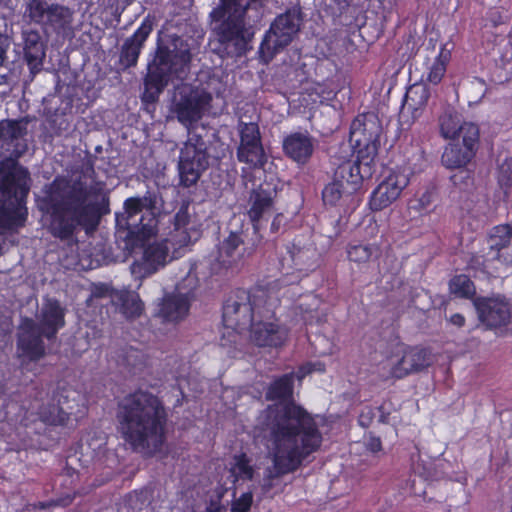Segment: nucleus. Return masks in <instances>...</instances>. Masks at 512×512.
I'll list each match as a JSON object with an SVG mask.
<instances>
[{
	"instance_id": "nucleus-28",
	"label": "nucleus",
	"mask_w": 512,
	"mask_h": 512,
	"mask_svg": "<svg viewBox=\"0 0 512 512\" xmlns=\"http://www.w3.org/2000/svg\"><path fill=\"white\" fill-rule=\"evenodd\" d=\"M23 58L32 75L41 71L45 57V47L37 32L31 31L23 37Z\"/></svg>"
},
{
	"instance_id": "nucleus-4",
	"label": "nucleus",
	"mask_w": 512,
	"mask_h": 512,
	"mask_svg": "<svg viewBox=\"0 0 512 512\" xmlns=\"http://www.w3.org/2000/svg\"><path fill=\"white\" fill-rule=\"evenodd\" d=\"M318 430L313 417L293 401L286 403L270 425L273 471L272 480L295 472L315 450L313 442Z\"/></svg>"
},
{
	"instance_id": "nucleus-32",
	"label": "nucleus",
	"mask_w": 512,
	"mask_h": 512,
	"mask_svg": "<svg viewBox=\"0 0 512 512\" xmlns=\"http://www.w3.org/2000/svg\"><path fill=\"white\" fill-rule=\"evenodd\" d=\"M429 97L430 91L426 84L415 83L406 91L403 109L415 113L426 106Z\"/></svg>"
},
{
	"instance_id": "nucleus-61",
	"label": "nucleus",
	"mask_w": 512,
	"mask_h": 512,
	"mask_svg": "<svg viewBox=\"0 0 512 512\" xmlns=\"http://www.w3.org/2000/svg\"><path fill=\"white\" fill-rule=\"evenodd\" d=\"M427 199V202H429V195L424 194L422 198L420 199L421 203H424V200Z\"/></svg>"
},
{
	"instance_id": "nucleus-53",
	"label": "nucleus",
	"mask_w": 512,
	"mask_h": 512,
	"mask_svg": "<svg viewBox=\"0 0 512 512\" xmlns=\"http://www.w3.org/2000/svg\"><path fill=\"white\" fill-rule=\"evenodd\" d=\"M281 218H282L281 214H277L274 217V219L272 220V223H271V232L275 233L279 230L280 224H281Z\"/></svg>"
},
{
	"instance_id": "nucleus-34",
	"label": "nucleus",
	"mask_w": 512,
	"mask_h": 512,
	"mask_svg": "<svg viewBox=\"0 0 512 512\" xmlns=\"http://www.w3.org/2000/svg\"><path fill=\"white\" fill-rule=\"evenodd\" d=\"M512 239V222L509 224H501L493 227L489 233L490 249L497 252L496 258L499 257L501 249L508 247Z\"/></svg>"
},
{
	"instance_id": "nucleus-29",
	"label": "nucleus",
	"mask_w": 512,
	"mask_h": 512,
	"mask_svg": "<svg viewBox=\"0 0 512 512\" xmlns=\"http://www.w3.org/2000/svg\"><path fill=\"white\" fill-rule=\"evenodd\" d=\"M283 150L286 156L297 163L304 164L311 157L313 146L307 136L296 132L284 139Z\"/></svg>"
},
{
	"instance_id": "nucleus-20",
	"label": "nucleus",
	"mask_w": 512,
	"mask_h": 512,
	"mask_svg": "<svg viewBox=\"0 0 512 512\" xmlns=\"http://www.w3.org/2000/svg\"><path fill=\"white\" fill-rule=\"evenodd\" d=\"M153 31L152 21L146 17L139 27L122 44L119 53V66L122 70L134 68L145 46V42Z\"/></svg>"
},
{
	"instance_id": "nucleus-3",
	"label": "nucleus",
	"mask_w": 512,
	"mask_h": 512,
	"mask_svg": "<svg viewBox=\"0 0 512 512\" xmlns=\"http://www.w3.org/2000/svg\"><path fill=\"white\" fill-rule=\"evenodd\" d=\"M118 431L130 448L145 457L161 452L167 440L168 411L148 390L136 389L118 404Z\"/></svg>"
},
{
	"instance_id": "nucleus-25",
	"label": "nucleus",
	"mask_w": 512,
	"mask_h": 512,
	"mask_svg": "<svg viewBox=\"0 0 512 512\" xmlns=\"http://www.w3.org/2000/svg\"><path fill=\"white\" fill-rule=\"evenodd\" d=\"M66 310L57 299H47L43 304L39 322V331L47 340H54L65 326Z\"/></svg>"
},
{
	"instance_id": "nucleus-51",
	"label": "nucleus",
	"mask_w": 512,
	"mask_h": 512,
	"mask_svg": "<svg viewBox=\"0 0 512 512\" xmlns=\"http://www.w3.org/2000/svg\"><path fill=\"white\" fill-rule=\"evenodd\" d=\"M9 135L13 138L27 135V130H0V136Z\"/></svg>"
},
{
	"instance_id": "nucleus-26",
	"label": "nucleus",
	"mask_w": 512,
	"mask_h": 512,
	"mask_svg": "<svg viewBox=\"0 0 512 512\" xmlns=\"http://www.w3.org/2000/svg\"><path fill=\"white\" fill-rule=\"evenodd\" d=\"M430 362V355L425 349L410 347L405 349L402 357L391 366L389 374L393 378L401 379L425 369Z\"/></svg>"
},
{
	"instance_id": "nucleus-18",
	"label": "nucleus",
	"mask_w": 512,
	"mask_h": 512,
	"mask_svg": "<svg viewBox=\"0 0 512 512\" xmlns=\"http://www.w3.org/2000/svg\"><path fill=\"white\" fill-rule=\"evenodd\" d=\"M247 255L244 237L242 232L230 231L217 246L215 263L211 269L216 273L221 269H228L237 266Z\"/></svg>"
},
{
	"instance_id": "nucleus-17",
	"label": "nucleus",
	"mask_w": 512,
	"mask_h": 512,
	"mask_svg": "<svg viewBox=\"0 0 512 512\" xmlns=\"http://www.w3.org/2000/svg\"><path fill=\"white\" fill-rule=\"evenodd\" d=\"M479 321L487 329H496L510 323V304L501 297H477L473 299Z\"/></svg>"
},
{
	"instance_id": "nucleus-42",
	"label": "nucleus",
	"mask_w": 512,
	"mask_h": 512,
	"mask_svg": "<svg viewBox=\"0 0 512 512\" xmlns=\"http://www.w3.org/2000/svg\"><path fill=\"white\" fill-rule=\"evenodd\" d=\"M236 496V489L233 488V500L231 502V512H249L253 505V493L247 491L242 493L238 498Z\"/></svg>"
},
{
	"instance_id": "nucleus-37",
	"label": "nucleus",
	"mask_w": 512,
	"mask_h": 512,
	"mask_svg": "<svg viewBox=\"0 0 512 512\" xmlns=\"http://www.w3.org/2000/svg\"><path fill=\"white\" fill-rule=\"evenodd\" d=\"M230 473L233 477V485H235L239 479L248 481L253 479L254 469L250 465V460L245 453L235 456V465L230 469Z\"/></svg>"
},
{
	"instance_id": "nucleus-62",
	"label": "nucleus",
	"mask_w": 512,
	"mask_h": 512,
	"mask_svg": "<svg viewBox=\"0 0 512 512\" xmlns=\"http://www.w3.org/2000/svg\"><path fill=\"white\" fill-rule=\"evenodd\" d=\"M32 429V427L26 425V433L29 434L30 433V430Z\"/></svg>"
},
{
	"instance_id": "nucleus-56",
	"label": "nucleus",
	"mask_w": 512,
	"mask_h": 512,
	"mask_svg": "<svg viewBox=\"0 0 512 512\" xmlns=\"http://www.w3.org/2000/svg\"><path fill=\"white\" fill-rule=\"evenodd\" d=\"M0 128H5L3 126V123L0 122ZM6 128H21V126L19 125V123L17 121H9L8 124H7V127Z\"/></svg>"
},
{
	"instance_id": "nucleus-15",
	"label": "nucleus",
	"mask_w": 512,
	"mask_h": 512,
	"mask_svg": "<svg viewBox=\"0 0 512 512\" xmlns=\"http://www.w3.org/2000/svg\"><path fill=\"white\" fill-rule=\"evenodd\" d=\"M44 335L32 318L24 317L17 333V356L22 363L38 362L46 355Z\"/></svg>"
},
{
	"instance_id": "nucleus-27",
	"label": "nucleus",
	"mask_w": 512,
	"mask_h": 512,
	"mask_svg": "<svg viewBox=\"0 0 512 512\" xmlns=\"http://www.w3.org/2000/svg\"><path fill=\"white\" fill-rule=\"evenodd\" d=\"M190 302L183 294H169L159 304L157 316L163 322H179L189 313Z\"/></svg>"
},
{
	"instance_id": "nucleus-19",
	"label": "nucleus",
	"mask_w": 512,
	"mask_h": 512,
	"mask_svg": "<svg viewBox=\"0 0 512 512\" xmlns=\"http://www.w3.org/2000/svg\"><path fill=\"white\" fill-rule=\"evenodd\" d=\"M240 143L237 158L252 170H264L268 156L264 150L260 130H239Z\"/></svg>"
},
{
	"instance_id": "nucleus-39",
	"label": "nucleus",
	"mask_w": 512,
	"mask_h": 512,
	"mask_svg": "<svg viewBox=\"0 0 512 512\" xmlns=\"http://www.w3.org/2000/svg\"><path fill=\"white\" fill-rule=\"evenodd\" d=\"M120 310L127 319H135L142 314L144 304L138 295H126L121 298Z\"/></svg>"
},
{
	"instance_id": "nucleus-7",
	"label": "nucleus",
	"mask_w": 512,
	"mask_h": 512,
	"mask_svg": "<svg viewBox=\"0 0 512 512\" xmlns=\"http://www.w3.org/2000/svg\"><path fill=\"white\" fill-rule=\"evenodd\" d=\"M158 197V190H147L142 197H129L123 203L124 211L115 214L116 234L127 250L142 246L156 233Z\"/></svg>"
},
{
	"instance_id": "nucleus-1",
	"label": "nucleus",
	"mask_w": 512,
	"mask_h": 512,
	"mask_svg": "<svg viewBox=\"0 0 512 512\" xmlns=\"http://www.w3.org/2000/svg\"><path fill=\"white\" fill-rule=\"evenodd\" d=\"M279 291L271 287L238 288L225 300L222 323L233 331L250 327L251 341L258 347L280 348L288 339L285 325L271 322L280 305Z\"/></svg>"
},
{
	"instance_id": "nucleus-10",
	"label": "nucleus",
	"mask_w": 512,
	"mask_h": 512,
	"mask_svg": "<svg viewBox=\"0 0 512 512\" xmlns=\"http://www.w3.org/2000/svg\"><path fill=\"white\" fill-rule=\"evenodd\" d=\"M279 253V270L282 277L266 286L271 287L272 291L284 285L298 283L318 267L314 248L300 247L292 242L281 247Z\"/></svg>"
},
{
	"instance_id": "nucleus-12",
	"label": "nucleus",
	"mask_w": 512,
	"mask_h": 512,
	"mask_svg": "<svg viewBox=\"0 0 512 512\" xmlns=\"http://www.w3.org/2000/svg\"><path fill=\"white\" fill-rule=\"evenodd\" d=\"M444 139L450 140L441 162L447 169L465 167L475 156L479 146V130H440Z\"/></svg>"
},
{
	"instance_id": "nucleus-30",
	"label": "nucleus",
	"mask_w": 512,
	"mask_h": 512,
	"mask_svg": "<svg viewBox=\"0 0 512 512\" xmlns=\"http://www.w3.org/2000/svg\"><path fill=\"white\" fill-rule=\"evenodd\" d=\"M373 170L370 167H364L358 161H345L341 163L336 171L335 177L341 183L346 182L352 186H359L365 178H370Z\"/></svg>"
},
{
	"instance_id": "nucleus-9",
	"label": "nucleus",
	"mask_w": 512,
	"mask_h": 512,
	"mask_svg": "<svg viewBox=\"0 0 512 512\" xmlns=\"http://www.w3.org/2000/svg\"><path fill=\"white\" fill-rule=\"evenodd\" d=\"M73 16L74 12L69 7L47 0H29L24 11V17L40 26L46 35L63 39L74 35Z\"/></svg>"
},
{
	"instance_id": "nucleus-36",
	"label": "nucleus",
	"mask_w": 512,
	"mask_h": 512,
	"mask_svg": "<svg viewBox=\"0 0 512 512\" xmlns=\"http://www.w3.org/2000/svg\"><path fill=\"white\" fill-rule=\"evenodd\" d=\"M449 291L458 298L470 299L476 293L474 283L466 275H456L449 282Z\"/></svg>"
},
{
	"instance_id": "nucleus-22",
	"label": "nucleus",
	"mask_w": 512,
	"mask_h": 512,
	"mask_svg": "<svg viewBox=\"0 0 512 512\" xmlns=\"http://www.w3.org/2000/svg\"><path fill=\"white\" fill-rule=\"evenodd\" d=\"M277 190L274 187L263 184L252 189L248 198V218L255 230H258L262 220H265L274 209Z\"/></svg>"
},
{
	"instance_id": "nucleus-43",
	"label": "nucleus",
	"mask_w": 512,
	"mask_h": 512,
	"mask_svg": "<svg viewBox=\"0 0 512 512\" xmlns=\"http://www.w3.org/2000/svg\"><path fill=\"white\" fill-rule=\"evenodd\" d=\"M498 182L505 191L512 185V158L505 159L498 169Z\"/></svg>"
},
{
	"instance_id": "nucleus-44",
	"label": "nucleus",
	"mask_w": 512,
	"mask_h": 512,
	"mask_svg": "<svg viewBox=\"0 0 512 512\" xmlns=\"http://www.w3.org/2000/svg\"><path fill=\"white\" fill-rule=\"evenodd\" d=\"M342 187L343 184L339 180L328 184L322 191V200L331 205L335 204L342 196Z\"/></svg>"
},
{
	"instance_id": "nucleus-2",
	"label": "nucleus",
	"mask_w": 512,
	"mask_h": 512,
	"mask_svg": "<svg viewBox=\"0 0 512 512\" xmlns=\"http://www.w3.org/2000/svg\"><path fill=\"white\" fill-rule=\"evenodd\" d=\"M89 195L86 184L81 180H53L41 206L48 215V230L53 237L66 241L75 236L78 227L94 230L102 216L110 213L108 197L87 202Z\"/></svg>"
},
{
	"instance_id": "nucleus-59",
	"label": "nucleus",
	"mask_w": 512,
	"mask_h": 512,
	"mask_svg": "<svg viewBox=\"0 0 512 512\" xmlns=\"http://www.w3.org/2000/svg\"><path fill=\"white\" fill-rule=\"evenodd\" d=\"M242 172H243V177H244L245 179H247L248 181H252V177H249V176H248V172L246 171V169H245V168H243V169H242Z\"/></svg>"
},
{
	"instance_id": "nucleus-13",
	"label": "nucleus",
	"mask_w": 512,
	"mask_h": 512,
	"mask_svg": "<svg viewBox=\"0 0 512 512\" xmlns=\"http://www.w3.org/2000/svg\"><path fill=\"white\" fill-rule=\"evenodd\" d=\"M212 97L191 84H181L175 89L172 112L177 120L188 128L198 122L210 105Z\"/></svg>"
},
{
	"instance_id": "nucleus-47",
	"label": "nucleus",
	"mask_w": 512,
	"mask_h": 512,
	"mask_svg": "<svg viewBox=\"0 0 512 512\" xmlns=\"http://www.w3.org/2000/svg\"><path fill=\"white\" fill-rule=\"evenodd\" d=\"M365 445H366L367 450H369L372 453H377V452L381 451V449H382V442H381L380 438L372 435L371 433L369 434L368 438L366 439Z\"/></svg>"
},
{
	"instance_id": "nucleus-8",
	"label": "nucleus",
	"mask_w": 512,
	"mask_h": 512,
	"mask_svg": "<svg viewBox=\"0 0 512 512\" xmlns=\"http://www.w3.org/2000/svg\"><path fill=\"white\" fill-rule=\"evenodd\" d=\"M88 413L84 395L67 383H58L45 402L37 408L39 421L49 428H69Z\"/></svg>"
},
{
	"instance_id": "nucleus-58",
	"label": "nucleus",
	"mask_w": 512,
	"mask_h": 512,
	"mask_svg": "<svg viewBox=\"0 0 512 512\" xmlns=\"http://www.w3.org/2000/svg\"><path fill=\"white\" fill-rule=\"evenodd\" d=\"M389 413H384L380 415L379 421L382 423H388Z\"/></svg>"
},
{
	"instance_id": "nucleus-6",
	"label": "nucleus",
	"mask_w": 512,
	"mask_h": 512,
	"mask_svg": "<svg viewBox=\"0 0 512 512\" xmlns=\"http://www.w3.org/2000/svg\"><path fill=\"white\" fill-rule=\"evenodd\" d=\"M28 171L0 164V236L18 233L28 220Z\"/></svg>"
},
{
	"instance_id": "nucleus-16",
	"label": "nucleus",
	"mask_w": 512,
	"mask_h": 512,
	"mask_svg": "<svg viewBox=\"0 0 512 512\" xmlns=\"http://www.w3.org/2000/svg\"><path fill=\"white\" fill-rule=\"evenodd\" d=\"M215 28L218 40L232 56H243L248 51L250 36L245 28L244 19L225 16Z\"/></svg>"
},
{
	"instance_id": "nucleus-41",
	"label": "nucleus",
	"mask_w": 512,
	"mask_h": 512,
	"mask_svg": "<svg viewBox=\"0 0 512 512\" xmlns=\"http://www.w3.org/2000/svg\"><path fill=\"white\" fill-rule=\"evenodd\" d=\"M376 248L370 245H353L348 249V258L351 261L357 262V263H364L367 262L374 252H376Z\"/></svg>"
},
{
	"instance_id": "nucleus-45",
	"label": "nucleus",
	"mask_w": 512,
	"mask_h": 512,
	"mask_svg": "<svg viewBox=\"0 0 512 512\" xmlns=\"http://www.w3.org/2000/svg\"><path fill=\"white\" fill-rule=\"evenodd\" d=\"M376 416L375 409L369 406L364 407L358 417V423L363 428H368Z\"/></svg>"
},
{
	"instance_id": "nucleus-11",
	"label": "nucleus",
	"mask_w": 512,
	"mask_h": 512,
	"mask_svg": "<svg viewBox=\"0 0 512 512\" xmlns=\"http://www.w3.org/2000/svg\"><path fill=\"white\" fill-rule=\"evenodd\" d=\"M187 131L188 139L180 149L178 161L179 185L183 188L195 186L210 165L207 144L202 136Z\"/></svg>"
},
{
	"instance_id": "nucleus-46",
	"label": "nucleus",
	"mask_w": 512,
	"mask_h": 512,
	"mask_svg": "<svg viewBox=\"0 0 512 512\" xmlns=\"http://www.w3.org/2000/svg\"><path fill=\"white\" fill-rule=\"evenodd\" d=\"M9 46H10L9 38L0 32V66L3 65L4 61L7 58L6 53H7ZM3 79H4V76H1L0 84H2Z\"/></svg>"
},
{
	"instance_id": "nucleus-14",
	"label": "nucleus",
	"mask_w": 512,
	"mask_h": 512,
	"mask_svg": "<svg viewBox=\"0 0 512 512\" xmlns=\"http://www.w3.org/2000/svg\"><path fill=\"white\" fill-rule=\"evenodd\" d=\"M297 32L298 24L293 15L285 13L277 16L260 44V56L265 61L271 60L276 53L292 42Z\"/></svg>"
},
{
	"instance_id": "nucleus-33",
	"label": "nucleus",
	"mask_w": 512,
	"mask_h": 512,
	"mask_svg": "<svg viewBox=\"0 0 512 512\" xmlns=\"http://www.w3.org/2000/svg\"><path fill=\"white\" fill-rule=\"evenodd\" d=\"M439 128H466L478 126V124L467 120L453 106L446 105L438 116Z\"/></svg>"
},
{
	"instance_id": "nucleus-52",
	"label": "nucleus",
	"mask_w": 512,
	"mask_h": 512,
	"mask_svg": "<svg viewBox=\"0 0 512 512\" xmlns=\"http://www.w3.org/2000/svg\"><path fill=\"white\" fill-rule=\"evenodd\" d=\"M222 510V504L219 499L211 500L209 504V511L210 512H221Z\"/></svg>"
},
{
	"instance_id": "nucleus-35",
	"label": "nucleus",
	"mask_w": 512,
	"mask_h": 512,
	"mask_svg": "<svg viewBox=\"0 0 512 512\" xmlns=\"http://www.w3.org/2000/svg\"><path fill=\"white\" fill-rule=\"evenodd\" d=\"M249 3L246 0H221V6L212 12L215 20L220 21L225 16L244 19Z\"/></svg>"
},
{
	"instance_id": "nucleus-38",
	"label": "nucleus",
	"mask_w": 512,
	"mask_h": 512,
	"mask_svg": "<svg viewBox=\"0 0 512 512\" xmlns=\"http://www.w3.org/2000/svg\"><path fill=\"white\" fill-rule=\"evenodd\" d=\"M449 59H450V52L445 49H441L439 55L437 56L436 60L432 64L430 71L428 73V76H427V80L430 83H432L434 85L440 83V81L442 80V78L446 72V64L448 63Z\"/></svg>"
},
{
	"instance_id": "nucleus-49",
	"label": "nucleus",
	"mask_w": 512,
	"mask_h": 512,
	"mask_svg": "<svg viewBox=\"0 0 512 512\" xmlns=\"http://www.w3.org/2000/svg\"><path fill=\"white\" fill-rule=\"evenodd\" d=\"M189 223V215L186 211H178L174 217V225L176 229L185 228Z\"/></svg>"
},
{
	"instance_id": "nucleus-57",
	"label": "nucleus",
	"mask_w": 512,
	"mask_h": 512,
	"mask_svg": "<svg viewBox=\"0 0 512 512\" xmlns=\"http://www.w3.org/2000/svg\"><path fill=\"white\" fill-rule=\"evenodd\" d=\"M239 128H245V129H248V128H259V127H258V124H256V123H250V124L248 125V124H246V123L240 122V123H239Z\"/></svg>"
},
{
	"instance_id": "nucleus-50",
	"label": "nucleus",
	"mask_w": 512,
	"mask_h": 512,
	"mask_svg": "<svg viewBox=\"0 0 512 512\" xmlns=\"http://www.w3.org/2000/svg\"><path fill=\"white\" fill-rule=\"evenodd\" d=\"M449 322L456 326V327H462L465 324V318L462 314L455 313L449 318Z\"/></svg>"
},
{
	"instance_id": "nucleus-40",
	"label": "nucleus",
	"mask_w": 512,
	"mask_h": 512,
	"mask_svg": "<svg viewBox=\"0 0 512 512\" xmlns=\"http://www.w3.org/2000/svg\"><path fill=\"white\" fill-rule=\"evenodd\" d=\"M383 121L374 111L359 114L352 122L351 128H382Z\"/></svg>"
},
{
	"instance_id": "nucleus-54",
	"label": "nucleus",
	"mask_w": 512,
	"mask_h": 512,
	"mask_svg": "<svg viewBox=\"0 0 512 512\" xmlns=\"http://www.w3.org/2000/svg\"><path fill=\"white\" fill-rule=\"evenodd\" d=\"M227 491H228V488H226L224 485H219L216 488V498L219 499L220 501H222V498L224 497V495L226 494Z\"/></svg>"
},
{
	"instance_id": "nucleus-24",
	"label": "nucleus",
	"mask_w": 512,
	"mask_h": 512,
	"mask_svg": "<svg viewBox=\"0 0 512 512\" xmlns=\"http://www.w3.org/2000/svg\"><path fill=\"white\" fill-rule=\"evenodd\" d=\"M349 141L357 154V160L364 167L373 170L374 160L378 154L379 134L371 130H350Z\"/></svg>"
},
{
	"instance_id": "nucleus-48",
	"label": "nucleus",
	"mask_w": 512,
	"mask_h": 512,
	"mask_svg": "<svg viewBox=\"0 0 512 512\" xmlns=\"http://www.w3.org/2000/svg\"><path fill=\"white\" fill-rule=\"evenodd\" d=\"M333 434H337L342 430V422L339 416L333 417L330 421L328 419L322 420V429L328 427Z\"/></svg>"
},
{
	"instance_id": "nucleus-60",
	"label": "nucleus",
	"mask_w": 512,
	"mask_h": 512,
	"mask_svg": "<svg viewBox=\"0 0 512 512\" xmlns=\"http://www.w3.org/2000/svg\"><path fill=\"white\" fill-rule=\"evenodd\" d=\"M137 352H138V350H137V349H134L133 347H129V348H127V350H126V353H127V354H132V353H137Z\"/></svg>"
},
{
	"instance_id": "nucleus-5",
	"label": "nucleus",
	"mask_w": 512,
	"mask_h": 512,
	"mask_svg": "<svg viewBox=\"0 0 512 512\" xmlns=\"http://www.w3.org/2000/svg\"><path fill=\"white\" fill-rule=\"evenodd\" d=\"M150 56L141 99L153 104L170 83L186 78L193 59L191 41L177 34L167 35L164 41L156 43Z\"/></svg>"
},
{
	"instance_id": "nucleus-63",
	"label": "nucleus",
	"mask_w": 512,
	"mask_h": 512,
	"mask_svg": "<svg viewBox=\"0 0 512 512\" xmlns=\"http://www.w3.org/2000/svg\"><path fill=\"white\" fill-rule=\"evenodd\" d=\"M2 391H3V385L0 384V393H2Z\"/></svg>"
},
{
	"instance_id": "nucleus-55",
	"label": "nucleus",
	"mask_w": 512,
	"mask_h": 512,
	"mask_svg": "<svg viewBox=\"0 0 512 512\" xmlns=\"http://www.w3.org/2000/svg\"><path fill=\"white\" fill-rule=\"evenodd\" d=\"M24 447L27 448H34V449H43V444L41 441H38L36 444H34L32 441L30 443H24Z\"/></svg>"
},
{
	"instance_id": "nucleus-64",
	"label": "nucleus",
	"mask_w": 512,
	"mask_h": 512,
	"mask_svg": "<svg viewBox=\"0 0 512 512\" xmlns=\"http://www.w3.org/2000/svg\"><path fill=\"white\" fill-rule=\"evenodd\" d=\"M34 432L38 435H40V432L39 431H36V429H34Z\"/></svg>"
},
{
	"instance_id": "nucleus-31",
	"label": "nucleus",
	"mask_w": 512,
	"mask_h": 512,
	"mask_svg": "<svg viewBox=\"0 0 512 512\" xmlns=\"http://www.w3.org/2000/svg\"><path fill=\"white\" fill-rule=\"evenodd\" d=\"M294 389V373H286L276 378L266 391V399L270 401L288 400L292 398Z\"/></svg>"
},
{
	"instance_id": "nucleus-21",
	"label": "nucleus",
	"mask_w": 512,
	"mask_h": 512,
	"mask_svg": "<svg viewBox=\"0 0 512 512\" xmlns=\"http://www.w3.org/2000/svg\"><path fill=\"white\" fill-rule=\"evenodd\" d=\"M408 183L407 175L400 172L390 173L372 192L369 201L371 210L380 211L390 206L400 197Z\"/></svg>"
},
{
	"instance_id": "nucleus-23",
	"label": "nucleus",
	"mask_w": 512,
	"mask_h": 512,
	"mask_svg": "<svg viewBox=\"0 0 512 512\" xmlns=\"http://www.w3.org/2000/svg\"><path fill=\"white\" fill-rule=\"evenodd\" d=\"M144 247L142 259L134 262L131 266L133 274H140L141 277H149L167 264L170 247L168 240L155 241Z\"/></svg>"
}]
</instances>
